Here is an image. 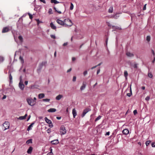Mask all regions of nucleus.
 Listing matches in <instances>:
<instances>
[{"label": "nucleus", "instance_id": "obj_1", "mask_svg": "<svg viewBox=\"0 0 155 155\" xmlns=\"http://www.w3.org/2000/svg\"><path fill=\"white\" fill-rule=\"evenodd\" d=\"M26 101L28 104L31 106L34 105L36 103V101H34L33 99L31 98H29L27 99Z\"/></svg>", "mask_w": 155, "mask_h": 155}, {"label": "nucleus", "instance_id": "obj_2", "mask_svg": "<svg viewBox=\"0 0 155 155\" xmlns=\"http://www.w3.org/2000/svg\"><path fill=\"white\" fill-rule=\"evenodd\" d=\"M64 24L65 26H71L73 25V23L71 20L68 18L64 19Z\"/></svg>", "mask_w": 155, "mask_h": 155}, {"label": "nucleus", "instance_id": "obj_3", "mask_svg": "<svg viewBox=\"0 0 155 155\" xmlns=\"http://www.w3.org/2000/svg\"><path fill=\"white\" fill-rule=\"evenodd\" d=\"M60 132L61 135H64L66 133V130L64 126L62 125L60 127Z\"/></svg>", "mask_w": 155, "mask_h": 155}, {"label": "nucleus", "instance_id": "obj_4", "mask_svg": "<svg viewBox=\"0 0 155 155\" xmlns=\"http://www.w3.org/2000/svg\"><path fill=\"white\" fill-rule=\"evenodd\" d=\"M91 110L90 108H86L84 109L83 111L82 114L81 115V116L82 117H83L85 114L89 111Z\"/></svg>", "mask_w": 155, "mask_h": 155}, {"label": "nucleus", "instance_id": "obj_5", "mask_svg": "<svg viewBox=\"0 0 155 155\" xmlns=\"http://www.w3.org/2000/svg\"><path fill=\"white\" fill-rule=\"evenodd\" d=\"M11 28V27L9 26L4 27L2 30V33L7 32L10 31Z\"/></svg>", "mask_w": 155, "mask_h": 155}, {"label": "nucleus", "instance_id": "obj_6", "mask_svg": "<svg viewBox=\"0 0 155 155\" xmlns=\"http://www.w3.org/2000/svg\"><path fill=\"white\" fill-rule=\"evenodd\" d=\"M3 126L5 127L4 130L8 129L9 128L10 124L8 122L5 121L3 124Z\"/></svg>", "mask_w": 155, "mask_h": 155}, {"label": "nucleus", "instance_id": "obj_7", "mask_svg": "<svg viewBox=\"0 0 155 155\" xmlns=\"http://www.w3.org/2000/svg\"><path fill=\"white\" fill-rule=\"evenodd\" d=\"M56 22L58 24L61 25H65L64 19L63 21L60 19H58L56 20Z\"/></svg>", "mask_w": 155, "mask_h": 155}, {"label": "nucleus", "instance_id": "obj_8", "mask_svg": "<svg viewBox=\"0 0 155 155\" xmlns=\"http://www.w3.org/2000/svg\"><path fill=\"white\" fill-rule=\"evenodd\" d=\"M19 87L21 90L23 91L25 85L21 83V81H20L19 83Z\"/></svg>", "mask_w": 155, "mask_h": 155}, {"label": "nucleus", "instance_id": "obj_9", "mask_svg": "<svg viewBox=\"0 0 155 155\" xmlns=\"http://www.w3.org/2000/svg\"><path fill=\"white\" fill-rule=\"evenodd\" d=\"M86 86V83L85 82H83L82 85L80 87V90L81 91L84 90Z\"/></svg>", "mask_w": 155, "mask_h": 155}, {"label": "nucleus", "instance_id": "obj_10", "mask_svg": "<svg viewBox=\"0 0 155 155\" xmlns=\"http://www.w3.org/2000/svg\"><path fill=\"white\" fill-rule=\"evenodd\" d=\"M51 142L52 144L54 145L57 144L59 143L58 140V139L53 140L51 141Z\"/></svg>", "mask_w": 155, "mask_h": 155}, {"label": "nucleus", "instance_id": "obj_11", "mask_svg": "<svg viewBox=\"0 0 155 155\" xmlns=\"http://www.w3.org/2000/svg\"><path fill=\"white\" fill-rule=\"evenodd\" d=\"M129 130L128 129H125L124 130L122 131L123 133L124 134L127 135L129 133Z\"/></svg>", "mask_w": 155, "mask_h": 155}, {"label": "nucleus", "instance_id": "obj_12", "mask_svg": "<svg viewBox=\"0 0 155 155\" xmlns=\"http://www.w3.org/2000/svg\"><path fill=\"white\" fill-rule=\"evenodd\" d=\"M72 113L74 118H75L76 116L77 115V112L75 108L73 109Z\"/></svg>", "mask_w": 155, "mask_h": 155}, {"label": "nucleus", "instance_id": "obj_13", "mask_svg": "<svg viewBox=\"0 0 155 155\" xmlns=\"http://www.w3.org/2000/svg\"><path fill=\"white\" fill-rule=\"evenodd\" d=\"M138 64H137L135 63H134V64H131L130 66L133 67L134 68L137 69L138 68Z\"/></svg>", "mask_w": 155, "mask_h": 155}, {"label": "nucleus", "instance_id": "obj_14", "mask_svg": "<svg viewBox=\"0 0 155 155\" xmlns=\"http://www.w3.org/2000/svg\"><path fill=\"white\" fill-rule=\"evenodd\" d=\"M33 150V148L32 147L30 146L29 147V148L27 151V153L28 154H31L32 153Z\"/></svg>", "mask_w": 155, "mask_h": 155}, {"label": "nucleus", "instance_id": "obj_15", "mask_svg": "<svg viewBox=\"0 0 155 155\" xmlns=\"http://www.w3.org/2000/svg\"><path fill=\"white\" fill-rule=\"evenodd\" d=\"M45 120L46 122L48 124H52L51 121L50 120L48 119L46 117H45Z\"/></svg>", "mask_w": 155, "mask_h": 155}, {"label": "nucleus", "instance_id": "obj_16", "mask_svg": "<svg viewBox=\"0 0 155 155\" xmlns=\"http://www.w3.org/2000/svg\"><path fill=\"white\" fill-rule=\"evenodd\" d=\"M63 97V96L62 94H59L57 96L55 99L57 100H59Z\"/></svg>", "mask_w": 155, "mask_h": 155}, {"label": "nucleus", "instance_id": "obj_17", "mask_svg": "<svg viewBox=\"0 0 155 155\" xmlns=\"http://www.w3.org/2000/svg\"><path fill=\"white\" fill-rule=\"evenodd\" d=\"M56 111V109L54 108H51L48 110L47 111L49 112H54Z\"/></svg>", "mask_w": 155, "mask_h": 155}, {"label": "nucleus", "instance_id": "obj_18", "mask_svg": "<svg viewBox=\"0 0 155 155\" xmlns=\"http://www.w3.org/2000/svg\"><path fill=\"white\" fill-rule=\"evenodd\" d=\"M119 17V14L118 13L116 14L115 15H112L111 18H114L115 19H117Z\"/></svg>", "mask_w": 155, "mask_h": 155}, {"label": "nucleus", "instance_id": "obj_19", "mask_svg": "<svg viewBox=\"0 0 155 155\" xmlns=\"http://www.w3.org/2000/svg\"><path fill=\"white\" fill-rule=\"evenodd\" d=\"M127 55L129 57H133L134 56V54L133 53H130L129 52H127L126 53Z\"/></svg>", "mask_w": 155, "mask_h": 155}, {"label": "nucleus", "instance_id": "obj_20", "mask_svg": "<svg viewBox=\"0 0 155 155\" xmlns=\"http://www.w3.org/2000/svg\"><path fill=\"white\" fill-rule=\"evenodd\" d=\"M50 26L51 28L53 29H56V27L54 25L52 22H51L50 24Z\"/></svg>", "mask_w": 155, "mask_h": 155}, {"label": "nucleus", "instance_id": "obj_21", "mask_svg": "<svg viewBox=\"0 0 155 155\" xmlns=\"http://www.w3.org/2000/svg\"><path fill=\"white\" fill-rule=\"evenodd\" d=\"M27 114H26L24 116H21L19 117L18 119L20 120H22L25 119L26 117L27 116Z\"/></svg>", "mask_w": 155, "mask_h": 155}, {"label": "nucleus", "instance_id": "obj_22", "mask_svg": "<svg viewBox=\"0 0 155 155\" xmlns=\"http://www.w3.org/2000/svg\"><path fill=\"white\" fill-rule=\"evenodd\" d=\"M34 124V123H31L29 126L28 127L27 130L28 131H29L31 129L32 127H33V125Z\"/></svg>", "mask_w": 155, "mask_h": 155}, {"label": "nucleus", "instance_id": "obj_23", "mask_svg": "<svg viewBox=\"0 0 155 155\" xmlns=\"http://www.w3.org/2000/svg\"><path fill=\"white\" fill-rule=\"evenodd\" d=\"M45 97V94L43 93L40 94H38V98L41 99Z\"/></svg>", "mask_w": 155, "mask_h": 155}, {"label": "nucleus", "instance_id": "obj_24", "mask_svg": "<svg viewBox=\"0 0 155 155\" xmlns=\"http://www.w3.org/2000/svg\"><path fill=\"white\" fill-rule=\"evenodd\" d=\"M8 74H9V78L10 80V82H11L12 81V77L11 75V72L10 71L8 72Z\"/></svg>", "mask_w": 155, "mask_h": 155}, {"label": "nucleus", "instance_id": "obj_25", "mask_svg": "<svg viewBox=\"0 0 155 155\" xmlns=\"http://www.w3.org/2000/svg\"><path fill=\"white\" fill-rule=\"evenodd\" d=\"M113 11V7H110L108 10V12L109 13H111Z\"/></svg>", "mask_w": 155, "mask_h": 155}, {"label": "nucleus", "instance_id": "obj_26", "mask_svg": "<svg viewBox=\"0 0 155 155\" xmlns=\"http://www.w3.org/2000/svg\"><path fill=\"white\" fill-rule=\"evenodd\" d=\"M51 3H54L55 4H57L59 3V2L56 0H51Z\"/></svg>", "mask_w": 155, "mask_h": 155}, {"label": "nucleus", "instance_id": "obj_27", "mask_svg": "<svg viewBox=\"0 0 155 155\" xmlns=\"http://www.w3.org/2000/svg\"><path fill=\"white\" fill-rule=\"evenodd\" d=\"M131 86V85H130ZM130 93H127V96H128L130 97L131 96V95H132V91H131V86H130Z\"/></svg>", "mask_w": 155, "mask_h": 155}, {"label": "nucleus", "instance_id": "obj_28", "mask_svg": "<svg viewBox=\"0 0 155 155\" xmlns=\"http://www.w3.org/2000/svg\"><path fill=\"white\" fill-rule=\"evenodd\" d=\"M32 139H30L28 140H27L26 142V143L27 144H28L29 143H32Z\"/></svg>", "mask_w": 155, "mask_h": 155}, {"label": "nucleus", "instance_id": "obj_29", "mask_svg": "<svg viewBox=\"0 0 155 155\" xmlns=\"http://www.w3.org/2000/svg\"><path fill=\"white\" fill-rule=\"evenodd\" d=\"M113 27L114 29L120 30L121 29V27L117 26H113Z\"/></svg>", "mask_w": 155, "mask_h": 155}, {"label": "nucleus", "instance_id": "obj_30", "mask_svg": "<svg viewBox=\"0 0 155 155\" xmlns=\"http://www.w3.org/2000/svg\"><path fill=\"white\" fill-rule=\"evenodd\" d=\"M124 76L126 77L127 78V76L128 75V74L127 73V72L126 71H125L124 72Z\"/></svg>", "mask_w": 155, "mask_h": 155}, {"label": "nucleus", "instance_id": "obj_31", "mask_svg": "<svg viewBox=\"0 0 155 155\" xmlns=\"http://www.w3.org/2000/svg\"><path fill=\"white\" fill-rule=\"evenodd\" d=\"M101 116H99L96 119H95V121L96 122L97 120H99L101 119Z\"/></svg>", "mask_w": 155, "mask_h": 155}, {"label": "nucleus", "instance_id": "obj_32", "mask_svg": "<svg viewBox=\"0 0 155 155\" xmlns=\"http://www.w3.org/2000/svg\"><path fill=\"white\" fill-rule=\"evenodd\" d=\"M19 59L20 60L22 64H23L24 62V61L23 59V58L22 57H21V56H20L19 57Z\"/></svg>", "mask_w": 155, "mask_h": 155}, {"label": "nucleus", "instance_id": "obj_33", "mask_svg": "<svg viewBox=\"0 0 155 155\" xmlns=\"http://www.w3.org/2000/svg\"><path fill=\"white\" fill-rule=\"evenodd\" d=\"M48 13L50 14H53L51 8H49L48 10Z\"/></svg>", "mask_w": 155, "mask_h": 155}, {"label": "nucleus", "instance_id": "obj_34", "mask_svg": "<svg viewBox=\"0 0 155 155\" xmlns=\"http://www.w3.org/2000/svg\"><path fill=\"white\" fill-rule=\"evenodd\" d=\"M73 8H74V5H73V4H72V3H71L70 9L71 10H72L73 9Z\"/></svg>", "mask_w": 155, "mask_h": 155}, {"label": "nucleus", "instance_id": "obj_35", "mask_svg": "<svg viewBox=\"0 0 155 155\" xmlns=\"http://www.w3.org/2000/svg\"><path fill=\"white\" fill-rule=\"evenodd\" d=\"M148 75L150 78H152L153 77V75L151 73H148Z\"/></svg>", "mask_w": 155, "mask_h": 155}, {"label": "nucleus", "instance_id": "obj_36", "mask_svg": "<svg viewBox=\"0 0 155 155\" xmlns=\"http://www.w3.org/2000/svg\"><path fill=\"white\" fill-rule=\"evenodd\" d=\"M54 9L55 10V11L58 12V13L60 14H61V11H58V10H57V9H56V8L55 7H54Z\"/></svg>", "mask_w": 155, "mask_h": 155}, {"label": "nucleus", "instance_id": "obj_37", "mask_svg": "<svg viewBox=\"0 0 155 155\" xmlns=\"http://www.w3.org/2000/svg\"><path fill=\"white\" fill-rule=\"evenodd\" d=\"M150 40V36H147V37L146 40L148 41H149Z\"/></svg>", "mask_w": 155, "mask_h": 155}, {"label": "nucleus", "instance_id": "obj_38", "mask_svg": "<svg viewBox=\"0 0 155 155\" xmlns=\"http://www.w3.org/2000/svg\"><path fill=\"white\" fill-rule=\"evenodd\" d=\"M18 39L19 40H20L21 42H22L23 41V38L22 36H19L18 37Z\"/></svg>", "mask_w": 155, "mask_h": 155}, {"label": "nucleus", "instance_id": "obj_39", "mask_svg": "<svg viewBox=\"0 0 155 155\" xmlns=\"http://www.w3.org/2000/svg\"><path fill=\"white\" fill-rule=\"evenodd\" d=\"M47 63V62L46 61H45V62H42V65H41V66H40V69H41L42 68V66L43 65H45Z\"/></svg>", "mask_w": 155, "mask_h": 155}, {"label": "nucleus", "instance_id": "obj_40", "mask_svg": "<svg viewBox=\"0 0 155 155\" xmlns=\"http://www.w3.org/2000/svg\"><path fill=\"white\" fill-rule=\"evenodd\" d=\"M50 99L48 98L44 99H43V101L45 102H49Z\"/></svg>", "mask_w": 155, "mask_h": 155}, {"label": "nucleus", "instance_id": "obj_41", "mask_svg": "<svg viewBox=\"0 0 155 155\" xmlns=\"http://www.w3.org/2000/svg\"><path fill=\"white\" fill-rule=\"evenodd\" d=\"M151 142V141L150 140H148L146 142V145L147 146L149 145V144Z\"/></svg>", "mask_w": 155, "mask_h": 155}, {"label": "nucleus", "instance_id": "obj_42", "mask_svg": "<svg viewBox=\"0 0 155 155\" xmlns=\"http://www.w3.org/2000/svg\"><path fill=\"white\" fill-rule=\"evenodd\" d=\"M4 59L3 57L0 56V63L3 61Z\"/></svg>", "mask_w": 155, "mask_h": 155}, {"label": "nucleus", "instance_id": "obj_43", "mask_svg": "<svg viewBox=\"0 0 155 155\" xmlns=\"http://www.w3.org/2000/svg\"><path fill=\"white\" fill-rule=\"evenodd\" d=\"M50 36L51 38L53 39H55L56 38L55 35H50Z\"/></svg>", "mask_w": 155, "mask_h": 155}, {"label": "nucleus", "instance_id": "obj_44", "mask_svg": "<svg viewBox=\"0 0 155 155\" xmlns=\"http://www.w3.org/2000/svg\"><path fill=\"white\" fill-rule=\"evenodd\" d=\"M150 99V97L149 96H147L145 98V99L147 101H148Z\"/></svg>", "mask_w": 155, "mask_h": 155}, {"label": "nucleus", "instance_id": "obj_45", "mask_svg": "<svg viewBox=\"0 0 155 155\" xmlns=\"http://www.w3.org/2000/svg\"><path fill=\"white\" fill-rule=\"evenodd\" d=\"M76 76H74L73 77V80H72V81L73 82H75L76 80Z\"/></svg>", "mask_w": 155, "mask_h": 155}, {"label": "nucleus", "instance_id": "obj_46", "mask_svg": "<svg viewBox=\"0 0 155 155\" xmlns=\"http://www.w3.org/2000/svg\"><path fill=\"white\" fill-rule=\"evenodd\" d=\"M134 114V115H136L137 114V111L136 110H134L133 111Z\"/></svg>", "mask_w": 155, "mask_h": 155}, {"label": "nucleus", "instance_id": "obj_47", "mask_svg": "<svg viewBox=\"0 0 155 155\" xmlns=\"http://www.w3.org/2000/svg\"><path fill=\"white\" fill-rule=\"evenodd\" d=\"M28 14L29 15L30 18L31 19H32L33 18L32 15L31 14L29 13H28Z\"/></svg>", "mask_w": 155, "mask_h": 155}, {"label": "nucleus", "instance_id": "obj_48", "mask_svg": "<svg viewBox=\"0 0 155 155\" xmlns=\"http://www.w3.org/2000/svg\"><path fill=\"white\" fill-rule=\"evenodd\" d=\"M87 74V71H85L83 72V74L84 76H85L86 74Z\"/></svg>", "mask_w": 155, "mask_h": 155}, {"label": "nucleus", "instance_id": "obj_49", "mask_svg": "<svg viewBox=\"0 0 155 155\" xmlns=\"http://www.w3.org/2000/svg\"><path fill=\"white\" fill-rule=\"evenodd\" d=\"M151 146L152 147H155V142L152 143H151Z\"/></svg>", "mask_w": 155, "mask_h": 155}, {"label": "nucleus", "instance_id": "obj_50", "mask_svg": "<svg viewBox=\"0 0 155 155\" xmlns=\"http://www.w3.org/2000/svg\"><path fill=\"white\" fill-rule=\"evenodd\" d=\"M47 132L48 133H49L51 132V129L48 128L47 130Z\"/></svg>", "mask_w": 155, "mask_h": 155}, {"label": "nucleus", "instance_id": "obj_51", "mask_svg": "<svg viewBox=\"0 0 155 155\" xmlns=\"http://www.w3.org/2000/svg\"><path fill=\"white\" fill-rule=\"evenodd\" d=\"M50 150H51V152L48 153V154H51V153H52V154H53V153L52 152V149L51 148H50Z\"/></svg>", "mask_w": 155, "mask_h": 155}, {"label": "nucleus", "instance_id": "obj_52", "mask_svg": "<svg viewBox=\"0 0 155 155\" xmlns=\"http://www.w3.org/2000/svg\"><path fill=\"white\" fill-rule=\"evenodd\" d=\"M68 44V42H66V43H64L63 44V45L64 46H66Z\"/></svg>", "mask_w": 155, "mask_h": 155}, {"label": "nucleus", "instance_id": "obj_53", "mask_svg": "<svg viewBox=\"0 0 155 155\" xmlns=\"http://www.w3.org/2000/svg\"><path fill=\"white\" fill-rule=\"evenodd\" d=\"M41 2H43L44 4L46 3V2L45 0H39Z\"/></svg>", "mask_w": 155, "mask_h": 155}, {"label": "nucleus", "instance_id": "obj_54", "mask_svg": "<svg viewBox=\"0 0 155 155\" xmlns=\"http://www.w3.org/2000/svg\"><path fill=\"white\" fill-rule=\"evenodd\" d=\"M146 4H145V5H144L143 6V10H145L146 9Z\"/></svg>", "mask_w": 155, "mask_h": 155}, {"label": "nucleus", "instance_id": "obj_55", "mask_svg": "<svg viewBox=\"0 0 155 155\" xmlns=\"http://www.w3.org/2000/svg\"><path fill=\"white\" fill-rule=\"evenodd\" d=\"M100 69H98L97 70V74H98L100 73Z\"/></svg>", "mask_w": 155, "mask_h": 155}, {"label": "nucleus", "instance_id": "obj_56", "mask_svg": "<svg viewBox=\"0 0 155 155\" xmlns=\"http://www.w3.org/2000/svg\"><path fill=\"white\" fill-rule=\"evenodd\" d=\"M151 52H152V53L153 54V55L154 56L155 54H154V51L153 50H152Z\"/></svg>", "mask_w": 155, "mask_h": 155}, {"label": "nucleus", "instance_id": "obj_57", "mask_svg": "<svg viewBox=\"0 0 155 155\" xmlns=\"http://www.w3.org/2000/svg\"><path fill=\"white\" fill-rule=\"evenodd\" d=\"M71 70H72L71 68H70L69 69H68V70H67V73H68V72L71 71Z\"/></svg>", "mask_w": 155, "mask_h": 155}, {"label": "nucleus", "instance_id": "obj_58", "mask_svg": "<svg viewBox=\"0 0 155 155\" xmlns=\"http://www.w3.org/2000/svg\"><path fill=\"white\" fill-rule=\"evenodd\" d=\"M49 127L51 128H52L53 127V125L52 124V123L51 124H49Z\"/></svg>", "mask_w": 155, "mask_h": 155}, {"label": "nucleus", "instance_id": "obj_59", "mask_svg": "<svg viewBox=\"0 0 155 155\" xmlns=\"http://www.w3.org/2000/svg\"><path fill=\"white\" fill-rule=\"evenodd\" d=\"M76 60V58L75 57H72V60L73 61H74Z\"/></svg>", "mask_w": 155, "mask_h": 155}, {"label": "nucleus", "instance_id": "obj_60", "mask_svg": "<svg viewBox=\"0 0 155 155\" xmlns=\"http://www.w3.org/2000/svg\"><path fill=\"white\" fill-rule=\"evenodd\" d=\"M97 67V66H94L92 67L91 68V69H93L94 68H96Z\"/></svg>", "mask_w": 155, "mask_h": 155}, {"label": "nucleus", "instance_id": "obj_61", "mask_svg": "<svg viewBox=\"0 0 155 155\" xmlns=\"http://www.w3.org/2000/svg\"><path fill=\"white\" fill-rule=\"evenodd\" d=\"M28 81H25V85H27L28 84Z\"/></svg>", "mask_w": 155, "mask_h": 155}, {"label": "nucleus", "instance_id": "obj_62", "mask_svg": "<svg viewBox=\"0 0 155 155\" xmlns=\"http://www.w3.org/2000/svg\"><path fill=\"white\" fill-rule=\"evenodd\" d=\"M110 134V132H107L106 134H105V135H109Z\"/></svg>", "mask_w": 155, "mask_h": 155}, {"label": "nucleus", "instance_id": "obj_63", "mask_svg": "<svg viewBox=\"0 0 155 155\" xmlns=\"http://www.w3.org/2000/svg\"><path fill=\"white\" fill-rule=\"evenodd\" d=\"M36 20H37V22L38 24H39L40 23V22L39 20L38 19H37Z\"/></svg>", "mask_w": 155, "mask_h": 155}, {"label": "nucleus", "instance_id": "obj_64", "mask_svg": "<svg viewBox=\"0 0 155 155\" xmlns=\"http://www.w3.org/2000/svg\"><path fill=\"white\" fill-rule=\"evenodd\" d=\"M6 95H4L3 97H2V99H4L6 98Z\"/></svg>", "mask_w": 155, "mask_h": 155}]
</instances>
